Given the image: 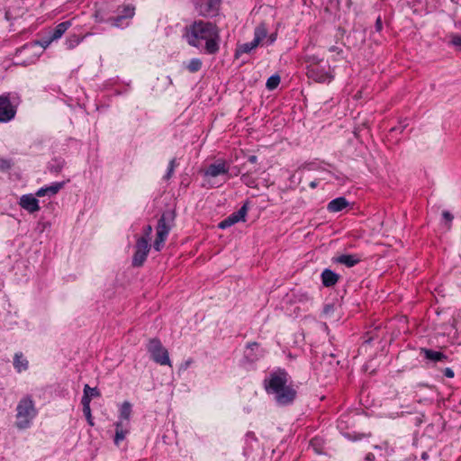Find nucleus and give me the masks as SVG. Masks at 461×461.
<instances>
[{
  "label": "nucleus",
  "instance_id": "49530a36",
  "mask_svg": "<svg viewBox=\"0 0 461 461\" xmlns=\"http://www.w3.org/2000/svg\"><path fill=\"white\" fill-rule=\"evenodd\" d=\"M249 161L251 162V163H255L257 161V157L256 156H250L249 158Z\"/></svg>",
  "mask_w": 461,
  "mask_h": 461
},
{
  "label": "nucleus",
  "instance_id": "c9c22d12",
  "mask_svg": "<svg viewBox=\"0 0 461 461\" xmlns=\"http://www.w3.org/2000/svg\"><path fill=\"white\" fill-rule=\"evenodd\" d=\"M442 217L443 219L447 221V229L449 230L450 229V225H451V221H453L454 219V216L448 212V211H444L442 212Z\"/></svg>",
  "mask_w": 461,
  "mask_h": 461
},
{
  "label": "nucleus",
  "instance_id": "6e6552de",
  "mask_svg": "<svg viewBox=\"0 0 461 461\" xmlns=\"http://www.w3.org/2000/svg\"><path fill=\"white\" fill-rule=\"evenodd\" d=\"M230 165L223 159H218L214 163L209 165L204 171L205 176L216 177L221 175H228Z\"/></svg>",
  "mask_w": 461,
  "mask_h": 461
},
{
  "label": "nucleus",
  "instance_id": "de8ad7c7",
  "mask_svg": "<svg viewBox=\"0 0 461 461\" xmlns=\"http://www.w3.org/2000/svg\"><path fill=\"white\" fill-rule=\"evenodd\" d=\"M309 185H310L311 188H315L318 185V183L316 181H312L309 184Z\"/></svg>",
  "mask_w": 461,
  "mask_h": 461
},
{
  "label": "nucleus",
  "instance_id": "58836bf2",
  "mask_svg": "<svg viewBox=\"0 0 461 461\" xmlns=\"http://www.w3.org/2000/svg\"><path fill=\"white\" fill-rule=\"evenodd\" d=\"M443 374L445 376H447L448 378H453L455 375L454 371L449 367H446L443 371Z\"/></svg>",
  "mask_w": 461,
  "mask_h": 461
},
{
  "label": "nucleus",
  "instance_id": "c85d7f7f",
  "mask_svg": "<svg viewBox=\"0 0 461 461\" xmlns=\"http://www.w3.org/2000/svg\"><path fill=\"white\" fill-rule=\"evenodd\" d=\"M176 167V158H172L169 161L167 171V173H166V175L164 176L165 179L168 180V179L171 178Z\"/></svg>",
  "mask_w": 461,
  "mask_h": 461
},
{
  "label": "nucleus",
  "instance_id": "39448f33",
  "mask_svg": "<svg viewBox=\"0 0 461 461\" xmlns=\"http://www.w3.org/2000/svg\"><path fill=\"white\" fill-rule=\"evenodd\" d=\"M307 77L318 83H330L334 76L330 72V68L328 66V69L321 67L320 65L307 66Z\"/></svg>",
  "mask_w": 461,
  "mask_h": 461
},
{
  "label": "nucleus",
  "instance_id": "f257e3e1",
  "mask_svg": "<svg viewBox=\"0 0 461 461\" xmlns=\"http://www.w3.org/2000/svg\"><path fill=\"white\" fill-rule=\"evenodd\" d=\"M185 38L191 46L203 48L208 54H215L219 50V30L211 22H194L186 29Z\"/></svg>",
  "mask_w": 461,
  "mask_h": 461
},
{
  "label": "nucleus",
  "instance_id": "f03ea898",
  "mask_svg": "<svg viewBox=\"0 0 461 461\" xmlns=\"http://www.w3.org/2000/svg\"><path fill=\"white\" fill-rule=\"evenodd\" d=\"M266 391L273 394L275 401L280 406L291 404L296 397V390L293 387L288 373L278 369L270 374L268 380L265 381Z\"/></svg>",
  "mask_w": 461,
  "mask_h": 461
},
{
  "label": "nucleus",
  "instance_id": "a18cd8bd",
  "mask_svg": "<svg viewBox=\"0 0 461 461\" xmlns=\"http://www.w3.org/2000/svg\"><path fill=\"white\" fill-rule=\"evenodd\" d=\"M51 41H50V39H48V40L43 41L41 43V45L42 47L46 48V47H48V46L50 45V43Z\"/></svg>",
  "mask_w": 461,
  "mask_h": 461
},
{
  "label": "nucleus",
  "instance_id": "7ed1b4c3",
  "mask_svg": "<svg viewBox=\"0 0 461 461\" xmlns=\"http://www.w3.org/2000/svg\"><path fill=\"white\" fill-rule=\"evenodd\" d=\"M37 414L38 411L32 397L28 395L23 397L16 406V428L19 429L30 428Z\"/></svg>",
  "mask_w": 461,
  "mask_h": 461
},
{
  "label": "nucleus",
  "instance_id": "393cba45",
  "mask_svg": "<svg viewBox=\"0 0 461 461\" xmlns=\"http://www.w3.org/2000/svg\"><path fill=\"white\" fill-rule=\"evenodd\" d=\"M281 78L280 76L277 74L272 75L268 77L266 83V87L272 91L275 90L280 84Z\"/></svg>",
  "mask_w": 461,
  "mask_h": 461
},
{
  "label": "nucleus",
  "instance_id": "6ab92c4d",
  "mask_svg": "<svg viewBox=\"0 0 461 461\" xmlns=\"http://www.w3.org/2000/svg\"><path fill=\"white\" fill-rule=\"evenodd\" d=\"M71 26L70 21H65L59 23L50 34V41H55L62 37L66 31Z\"/></svg>",
  "mask_w": 461,
  "mask_h": 461
},
{
  "label": "nucleus",
  "instance_id": "f3484780",
  "mask_svg": "<svg viewBox=\"0 0 461 461\" xmlns=\"http://www.w3.org/2000/svg\"><path fill=\"white\" fill-rule=\"evenodd\" d=\"M420 354H423L426 359L432 362H445L447 359V357L442 352L426 348H420Z\"/></svg>",
  "mask_w": 461,
  "mask_h": 461
},
{
  "label": "nucleus",
  "instance_id": "a211bd4d",
  "mask_svg": "<svg viewBox=\"0 0 461 461\" xmlns=\"http://www.w3.org/2000/svg\"><path fill=\"white\" fill-rule=\"evenodd\" d=\"M348 205V202L345 197H338L331 200L327 206L329 212H338L345 209Z\"/></svg>",
  "mask_w": 461,
  "mask_h": 461
},
{
  "label": "nucleus",
  "instance_id": "0eeeda50",
  "mask_svg": "<svg viewBox=\"0 0 461 461\" xmlns=\"http://www.w3.org/2000/svg\"><path fill=\"white\" fill-rule=\"evenodd\" d=\"M133 15L134 7L131 5H126L122 8L119 14L110 17L107 22L110 23L113 27L124 28L128 26L129 20L131 19Z\"/></svg>",
  "mask_w": 461,
  "mask_h": 461
},
{
  "label": "nucleus",
  "instance_id": "c03bdc74",
  "mask_svg": "<svg viewBox=\"0 0 461 461\" xmlns=\"http://www.w3.org/2000/svg\"><path fill=\"white\" fill-rule=\"evenodd\" d=\"M228 217L230 218V221H231L232 224H235V223L239 222L238 219L234 216L233 213H231Z\"/></svg>",
  "mask_w": 461,
  "mask_h": 461
},
{
  "label": "nucleus",
  "instance_id": "37998d69",
  "mask_svg": "<svg viewBox=\"0 0 461 461\" xmlns=\"http://www.w3.org/2000/svg\"><path fill=\"white\" fill-rule=\"evenodd\" d=\"M329 50H330V52H338V53L342 52V50H341L339 47H337V46H331V47H330Z\"/></svg>",
  "mask_w": 461,
  "mask_h": 461
},
{
  "label": "nucleus",
  "instance_id": "f8f14e48",
  "mask_svg": "<svg viewBox=\"0 0 461 461\" xmlns=\"http://www.w3.org/2000/svg\"><path fill=\"white\" fill-rule=\"evenodd\" d=\"M221 0H204L199 8V13L203 16H214L219 11Z\"/></svg>",
  "mask_w": 461,
  "mask_h": 461
},
{
  "label": "nucleus",
  "instance_id": "4468645a",
  "mask_svg": "<svg viewBox=\"0 0 461 461\" xmlns=\"http://www.w3.org/2000/svg\"><path fill=\"white\" fill-rule=\"evenodd\" d=\"M115 426V435L113 438V442L116 446H119L120 443L125 439L126 436L130 432V425L127 422H123L122 420H117L114 423Z\"/></svg>",
  "mask_w": 461,
  "mask_h": 461
},
{
  "label": "nucleus",
  "instance_id": "c756f323",
  "mask_svg": "<svg viewBox=\"0 0 461 461\" xmlns=\"http://www.w3.org/2000/svg\"><path fill=\"white\" fill-rule=\"evenodd\" d=\"M64 162L55 160L53 163L50 164L49 169L52 173H59L63 168Z\"/></svg>",
  "mask_w": 461,
  "mask_h": 461
},
{
  "label": "nucleus",
  "instance_id": "79ce46f5",
  "mask_svg": "<svg viewBox=\"0 0 461 461\" xmlns=\"http://www.w3.org/2000/svg\"><path fill=\"white\" fill-rule=\"evenodd\" d=\"M375 456L373 453L366 454V456L365 457V461H375Z\"/></svg>",
  "mask_w": 461,
  "mask_h": 461
},
{
  "label": "nucleus",
  "instance_id": "9b49d317",
  "mask_svg": "<svg viewBox=\"0 0 461 461\" xmlns=\"http://www.w3.org/2000/svg\"><path fill=\"white\" fill-rule=\"evenodd\" d=\"M19 204L30 213L40 211L39 200L32 194L22 195Z\"/></svg>",
  "mask_w": 461,
  "mask_h": 461
},
{
  "label": "nucleus",
  "instance_id": "412c9836",
  "mask_svg": "<svg viewBox=\"0 0 461 461\" xmlns=\"http://www.w3.org/2000/svg\"><path fill=\"white\" fill-rule=\"evenodd\" d=\"M131 415V404L129 402H124L120 408V414L118 420H122L130 425V419Z\"/></svg>",
  "mask_w": 461,
  "mask_h": 461
},
{
  "label": "nucleus",
  "instance_id": "e433bc0d",
  "mask_svg": "<svg viewBox=\"0 0 461 461\" xmlns=\"http://www.w3.org/2000/svg\"><path fill=\"white\" fill-rule=\"evenodd\" d=\"M320 61H321V59L318 57L314 56V55L308 56L306 58V62L309 63L308 66H312V64L319 65Z\"/></svg>",
  "mask_w": 461,
  "mask_h": 461
},
{
  "label": "nucleus",
  "instance_id": "a878e982",
  "mask_svg": "<svg viewBox=\"0 0 461 461\" xmlns=\"http://www.w3.org/2000/svg\"><path fill=\"white\" fill-rule=\"evenodd\" d=\"M87 396L91 401L92 397H99L100 393L96 387H90L88 384L84 386V394L83 396Z\"/></svg>",
  "mask_w": 461,
  "mask_h": 461
},
{
  "label": "nucleus",
  "instance_id": "a19ab883",
  "mask_svg": "<svg viewBox=\"0 0 461 461\" xmlns=\"http://www.w3.org/2000/svg\"><path fill=\"white\" fill-rule=\"evenodd\" d=\"M375 30L376 32H380L383 28V23H382V20H381V17H378L375 21Z\"/></svg>",
  "mask_w": 461,
  "mask_h": 461
},
{
  "label": "nucleus",
  "instance_id": "bb28decb",
  "mask_svg": "<svg viewBox=\"0 0 461 461\" xmlns=\"http://www.w3.org/2000/svg\"><path fill=\"white\" fill-rule=\"evenodd\" d=\"M186 68L191 73L197 72L202 68V61L200 59H192Z\"/></svg>",
  "mask_w": 461,
  "mask_h": 461
},
{
  "label": "nucleus",
  "instance_id": "4c0bfd02",
  "mask_svg": "<svg viewBox=\"0 0 461 461\" xmlns=\"http://www.w3.org/2000/svg\"><path fill=\"white\" fill-rule=\"evenodd\" d=\"M232 225H233V224L231 223V221H230V218H229V217H227L226 219H224L223 221H221L219 223L218 227H219L220 229H222V230H223V229H227V228H229V227L232 226Z\"/></svg>",
  "mask_w": 461,
  "mask_h": 461
},
{
  "label": "nucleus",
  "instance_id": "423d86ee",
  "mask_svg": "<svg viewBox=\"0 0 461 461\" xmlns=\"http://www.w3.org/2000/svg\"><path fill=\"white\" fill-rule=\"evenodd\" d=\"M150 249V244L144 239H137L135 244V252L132 257V266L141 267L147 259Z\"/></svg>",
  "mask_w": 461,
  "mask_h": 461
},
{
  "label": "nucleus",
  "instance_id": "b1692460",
  "mask_svg": "<svg viewBox=\"0 0 461 461\" xmlns=\"http://www.w3.org/2000/svg\"><path fill=\"white\" fill-rule=\"evenodd\" d=\"M258 46V44L257 42H255L254 40L250 42L240 44L236 49L235 56L238 58L241 54L249 53L251 50L256 49Z\"/></svg>",
  "mask_w": 461,
  "mask_h": 461
},
{
  "label": "nucleus",
  "instance_id": "20e7f679",
  "mask_svg": "<svg viewBox=\"0 0 461 461\" xmlns=\"http://www.w3.org/2000/svg\"><path fill=\"white\" fill-rule=\"evenodd\" d=\"M148 351L150 353L151 358L161 366H171L167 350L162 346L158 339H152L148 344Z\"/></svg>",
  "mask_w": 461,
  "mask_h": 461
},
{
  "label": "nucleus",
  "instance_id": "ddd939ff",
  "mask_svg": "<svg viewBox=\"0 0 461 461\" xmlns=\"http://www.w3.org/2000/svg\"><path fill=\"white\" fill-rule=\"evenodd\" d=\"M64 185H65L64 182H55V183H52L50 185L43 186V187L40 188L36 192L35 196H38V197H43V196L52 197V196L56 195L63 188Z\"/></svg>",
  "mask_w": 461,
  "mask_h": 461
},
{
  "label": "nucleus",
  "instance_id": "5701e85b",
  "mask_svg": "<svg viewBox=\"0 0 461 461\" xmlns=\"http://www.w3.org/2000/svg\"><path fill=\"white\" fill-rule=\"evenodd\" d=\"M267 28L265 23H260L255 28L254 31V41L258 45L264 40L267 39Z\"/></svg>",
  "mask_w": 461,
  "mask_h": 461
},
{
  "label": "nucleus",
  "instance_id": "cd10ccee",
  "mask_svg": "<svg viewBox=\"0 0 461 461\" xmlns=\"http://www.w3.org/2000/svg\"><path fill=\"white\" fill-rule=\"evenodd\" d=\"M248 212L247 204L242 205L237 212H233L239 221H244Z\"/></svg>",
  "mask_w": 461,
  "mask_h": 461
},
{
  "label": "nucleus",
  "instance_id": "7c9ffc66",
  "mask_svg": "<svg viewBox=\"0 0 461 461\" xmlns=\"http://www.w3.org/2000/svg\"><path fill=\"white\" fill-rule=\"evenodd\" d=\"M80 42V39L77 35H73L66 41V45L68 49H73Z\"/></svg>",
  "mask_w": 461,
  "mask_h": 461
},
{
  "label": "nucleus",
  "instance_id": "f704fd0d",
  "mask_svg": "<svg viewBox=\"0 0 461 461\" xmlns=\"http://www.w3.org/2000/svg\"><path fill=\"white\" fill-rule=\"evenodd\" d=\"M152 230L153 229L151 225H146L143 229V235L141 237H139L138 239H144L145 240L149 242Z\"/></svg>",
  "mask_w": 461,
  "mask_h": 461
},
{
  "label": "nucleus",
  "instance_id": "aec40b11",
  "mask_svg": "<svg viewBox=\"0 0 461 461\" xmlns=\"http://www.w3.org/2000/svg\"><path fill=\"white\" fill-rule=\"evenodd\" d=\"M29 363L28 360L23 357V353L19 352L14 355V367L18 372L21 373L28 369Z\"/></svg>",
  "mask_w": 461,
  "mask_h": 461
},
{
  "label": "nucleus",
  "instance_id": "dca6fc26",
  "mask_svg": "<svg viewBox=\"0 0 461 461\" xmlns=\"http://www.w3.org/2000/svg\"><path fill=\"white\" fill-rule=\"evenodd\" d=\"M321 277L322 285L325 287H331L335 285L339 279V276L329 268H325L322 271Z\"/></svg>",
  "mask_w": 461,
  "mask_h": 461
},
{
  "label": "nucleus",
  "instance_id": "9d476101",
  "mask_svg": "<svg viewBox=\"0 0 461 461\" xmlns=\"http://www.w3.org/2000/svg\"><path fill=\"white\" fill-rule=\"evenodd\" d=\"M15 107L11 104L7 96H0V122H7L14 118Z\"/></svg>",
  "mask_w": 461,
  "mask_h": 461
},
{
  "label": "nucleus",
  "instance_id": "473e14b6",
  "mask_svg": "<svg viewBox=\"0 0 461 461\" xmlns=\"http://www.w3.org/2000/svg\"><path fill=\"white\" fill-rule=\"evenodd\" d=\"M166 238H161L159 236L156 237V240L153 243V248L156 251H160L164 246V243L166 241Z\"/></svg>",
  "mask_w": 461,
  "mask_h": 461
},
{
  "label": "nucleus",
  "instance_id": "72a5a7b5",
  "mask_svg": "<svg viewBox=\"0 0 461 461\" xmlns=\"http://www.w3.org/2000/svg\"><path fill=\"white\" fill-rule=\"evenodd\" d=\"M334 310H335V304L334 303H326L323 306L322 314L325 317H329V316H330L334 312Z\"/></svg>",
  "mask_w": 461,
  "mask_h": 461
},
{
  "label": "nucleus",
  "instance_id": "4be33fe9",
  "mask_svg": "<svg viewBox=\"0 0 461 461\" xmlns=\"http://www.w3.org/2000/svg\"><path fill=\"white\" fill-rule=\"evenodd\" d=\"M81 403L83 405V413L87 420V423L93 427L95 425V423H94L92 414H91L90 400L88 399V397L86 395L82 396Z\"/></svg>",
  "mask_w": 461,
  "mask_h": 461
},
{
  "label": "nucleus",
  "instance_id": "ea45409f",
  "mask_svg": "<svg viewBox=\"0 0 461 461\" xmlns=\"http://www.w3.org/2000/svg\"><path fill=\"white\" fill-rule=\"evenodd\" d=\"M276 40V33H272L269 36H267V43L268 45L273 44Z\"/></svg>",
  "mask_w": 461,
  "mask_h": 461
},
{
  "label": "nucleus",
  "instance_id": "1a4fd4ad",
  "mask_svg": "<svg viewBox=\"0 0 461 461\" xmlns=\"http://www.w3.org/2000/svg\"><path fill=\"white\" fill-rule=\"evenodd\" d=\"M174 220V215L170 212H164L161 217L158 219L157 225V236L161 238H167L169 231L171 230L172 224L171 222Z\"/></svg>",
  "mask_w": 461,
  "mask_h": 461
},
{
  "label": "nucleus",
  "instance_id": "2f4dec72",
  "mask_svg": "<svg viewBox=\"0 0 461 461\" xmlns=\"http://www.w3.org/2000/svg\"><path fill=\"white\" fill-rule=\"evenodd\" d=\"M450 44L455 46L458 50L461 51V35L452 34Z\"/></svg>",
  "mask_w": 461,
  "mask_h": 461
},
{
  "label": "nucleus",
  "instance_id": "2eb2a0df",
  "mask_svg": "<svg viewBox=\"0 0 461 461\" xmlns=\"http://www.w3.org/2000/svg\"><path fill=\"white\" fill-rule=\"evenodd\" d=\"M334 263L345 265L348 267H352L360 262V258L357 255L343 254L332 258Z\"/></svg>",
  "mask_w": 461,
  "mask_h": 461
}]
</instances>
